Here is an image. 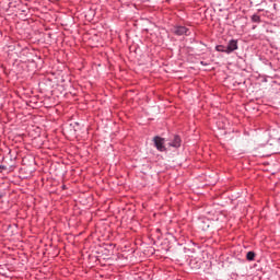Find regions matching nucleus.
I'll return each mask as SVG.
<instances>
[{"label":"nucleus","mask_w":280,"mask_h":280,"mask_svg":"<svg viewBox=\"0 0 280 280\" xmlns=\"http://www.w3.org/2000/svg\"><path fill=\"white\" fill-rule=\"evenodd\" d=\"M201 65H203L206 67L207 63H205V61H201Z\"/></svg>","instance_id":"obj_8"},{"label":"nucleus","mask_w":280,"mask_h":280,"mask_svg":"<svg viewBox=\"0 0 280 280\" xmlns=\"http://www.w3.org/2000/svg\"><path fill=\"white\" fill-rule=\"evenodd\" d=\"M217 51H220L221 54H226V47L223 45L217 46Z\"/></svg>","instance_id":"obj_7"},{"label":"nucleus","mask_w":280,"mask_h":280,"mask_svg":"<svg viewBox=\"0 0 280 280\" xmlns=\"http://www.w3.org/2000/svg\"><path fill=\"white\" fill-rule=\"evenodd\" d=\"M153 143L156 148V150H159V152H165L167 150V148H165V139L156 136L153 138Z\"/></svg>","instance_id":"obj_1"},{"label":"nucleus","mask_w":280,"mask_h":280,"mask_svg":"<svg viewBox=\"0 0 280 280\" xmlns=\"http://www.w3.org/2000/svg\"><path fill=\"white\" fill-rule=\"evenodd\" d=\"M1 167H3V166L0 165V168H1Z\"/></svg>","instance_id":"obj_9"},{"label":"nucleus","mask_w":280,"mask_h":280,"mask_svg":"<svg viewBox=\"0 0 280 280\" xmlns=\"http://www.w3.org/2000/svg\"><path fill=\"white\" fill-rule=\"evenodd\" d=\"M253 23H261V18L257 14L252 15Z\"/></svg>","instance_id":"obj_5"},{"label":"nucleus","mask_w":280,"mask_h":280,"mask_svg":"<svg viewBox=\"0 0 280 280\" xmlns=\"http://www.w3.org/2000/svg\"><path fill=\"white\" fill-rule=\"evenodd\" d=\"M237 39H231L225 47V54H233V51H237Z\"/></svg>","instance_id":"obj_2"},{"label":"nucleus","mask_w":280,"mask_h":280,"mask_svg":"<svg viewBox=\"0 0 280 280\" xmlns=\"http://www.w3.org/2000/svg\"><path fill=\"white\" fill-rule=\"evenodd\" d=\"M188 32L189 28L185 26H175L173 28V34H175V36H189Z\"/></svg>","instance_id":"obj_3"},{"label":"nucleus","mask_w":280,"mask_h":280,"mask_svg":"<svg viewBox=\"0 0 280 280\" xmlns=\"http://www.w3.org/2000/svg\"><path fill=\"white\" fill-rule=\"evenodd\" d=\"M182 143L180 136H174L173 140L167 143L168 148H179Z\"/></svg>","instance_id":"obj_4"},{"label":"nucleus","mask_w":280,"mask_h":280,"mask_svg":"<svg viewBox=\"0 0 280 280\" xmlns=\"http://www.w3.org/2000/svg\"><path fill=\"white\" fill-rule=\"evenodd\" d=\"M246 259L248 261H254L255 260V254L254 252H248L247 255H246Z\"/></svg>","instance_id":"obj_6"}]
</instances>
